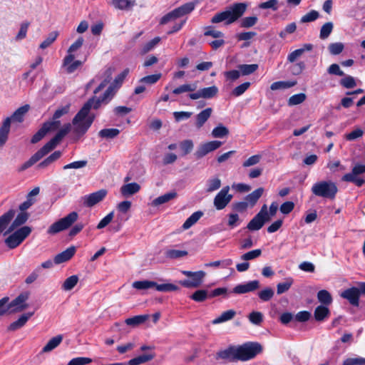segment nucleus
<instances>
[{
  "instance_id": "4468645a",
  "label": "nucleus",
  "mask_w": 365,
  "mask_h": 365,
  "mask_svg": "<svg viewBox=\"0 0 365 365\" xmlns=\"http://www.w3.org/2000/svg\"><path fill=\"white\" fill-rule=\"evenodd\" d=\"M107 190L104 189L99 190L95 192L86 195L81 198L84 206L92 207L101 202L106 196Z\"/></svg>"
},
{
  "instance_id": "393cba45",
  "label": "nucleus",
  "mask_w": 365,
  "mask_h": 365,
  "mask_svg": "<svg viewBox=\"0 0 365 365\" xmlns=\"http://www.w3.org/2000/svg\"><path fill=\"white\" fill-rule=\"evenodd\" d=\"M10 131V120L6 118L0 128V147H2L8 139V135Z\"/></svg>"
},
{
  "instance_id": "f3484780",
  "label": "nucleus",
  "mask_w": 365,
  "mask_h": 365,
  "mask_svg": "<svg viewBox=\"0 0 365 365\" xmlns=\"http://www.w3.org/2000/svg\"><path fill=\"white\" fill-rule=\"evenodd\" d=\"M60 121H50L45 123L41 128L32 137L31 143H38L48 131L56 130L60 126Z\"/></svg>"
},
{
  "instance_id": "bf43d9fd",
  "label": "nucleus",
  "mask_w": 365,
  "mask_h": 365,
  "mask_svg": "<svg viewBox=\"0 0 365 365\" xmlns=\"http://www.w3.org/2000/svg\"><path fill=\"white\" fill-rule=\"evenodd\" d=\"M333 29V24L331 22H327L324 24L320 30V38L325 39L328 38Z\"/></svg>"
},
{
  "instance_id": "6e6552de",
  "label": "nucleus",
  "mask_w": 365,
  "mask_h": 365,
  "mask_svg": "<svg viewBox=\"0 0 365 365\" xmlns=\"http://www.w3.org/2000/svg\"><path fill=\"white\" fill-rule=\"evenodd\" d=\"M31 228L29 226L21 227L10 235L5 240V243L10 249L16 248L31 234Z\"/></svg>"
},
{
  "instance_id": "5fc2aeb1",
  "label": "nucleus",
  "mask_w": 365,
  "mask_h": 365,
  "mask_svg": "<svg viewBox=\"0 0 365 365\" xmlns=\"http://www.w3.org/2000/svg\"><path fill=\"white\" fill-rule=\"evenodd\" d=\"M228 134V129L222 125H219L218 126L215 128L212 131V135L214 138H223L225 136H227Z\"/></svg>"
},
{
  "instance_id": "412c9836",
  "label": "nucleus",
  "mask_w": 365,
  "mask_h": 365,
  "mask_svg": "<svg viewBox=\"0 0 365 365\" xmlns=\"http://www.w3.org/2000/svg\"><path fill=\"white\" fill-rule=\"evenodd\" d=\"M29 219V214L25 212H21L17 215L8 230L5 234L14 231L17 227L24 225Z\"/></svg>"
},
{
  "instance_id": "dca6fc26",
  "label": "nucleus",
  "mask_w": 365,
  "mask_h": 365,
  "mask_svg": "<svg viewBox=\"0 0 365 365\" xmlns=\"http://www.w3.org/2000/svg\"><path fill=\"white\" fill-rule=\"evenodd\" d=\"M222 142L218 140H212L200 145L197 150L195 153L197 158H202L209 153L214 151L222 145Z\"/></svg>"
},
{
  "instance_id": "1a4fd4ad",
  "label": "nucleus",
  "mask_w": 365,
  "mask_h": 365,
  "mask_svg": "<svg viewBox=\"0 0 365 365\" xmlns=\"http://www.w3.org/2000/svg\"><path fill=\"white\" fill-rule=\"evenodd\" d=\"M361 295H365V282H360L359 287H352L340 294L341 297L348 300L350 304L354 307L359 306Z\"/></svg>"
},
{
  "instance_id": "69168bd1",
  "label": "nucleus",
  "mask_w": 365,
  "mask_h": 365,
  "mask_svg": "<svg viewBox=\"0 0 365 365\" xmlns=\"http://www.w3.org/2000/svg\"><path fill=\"white\" fill-rule=\"evenodd\" d=\"M59 143L55 140L53 138L48 141L46 144H45L41 150L43 151L44 155H46L48 153H50L51 150H53L58 144Z\"/></svg>"
},
{
  "instance_id": "c756f323",
  "label": "nucleus",
  "mask_w": 365,
  "mask_h": 365,
  "mask_svg": "<svg viewBox=\"0 0 365 365\" xmlns=\"http://www.w3.org/2000/svg\"><path fill=\"white\" fill-rule=\"evenodd\" d=\"M330 312L329 308L325 305L318 306L314 310V318L318 322L324 321L329 316Z\"/></svg>"
},
{
  "instance_id": "5701e85b",
  "label": "nucleus",
  "mask_w": 365,
  "mask_h": 365,
  "mask_svg": "<svg viewBox=\"0 0 365 365\" xmlns=\"http://www.w3.org/2000/svg\"><path fill=\"white\" fill-rule=\"evenodd\" d=\"M29 108V105H24L16 110L11 116L7 117L6 118H9L10 123L11 121L21 123L24 121V115L28 113Z\"/></svg>"
},
{
  "instance_id": "cd10ccee",
  "label": "nucleus",
  "mask_w": 365,
  "mask_h": 365,
  "mask_svg": "<svg viewBox=\"0 0 365 365\" xmlns=\"http://www.w3.org/2000/svg\"><path fill=\"white\" fill-rule=\"evenodd\" d=\"M212 112V109L211 108H207L200 113L197 115L196 117V126L200 128H201L205 123L208 120L210 117Z\"/></svg>"
},
{
  "instance_id": "09e8293b",
  "label": "nucleus",
  "mask_w": 365,
  "mask_h": 365,
  "mask_svg": "<svg viewBox=\"0 0 365 365\" xmlns=\"http://www.w3.org/2000/svg\"><path fill=\"white\" fill-rule=\"evenodd\" d=\"M201 94L202 96V98H212L215 97L217 92L218 88L215 86H212L210 87L201 88Z\"/></svg>"
},
{
  "instance_id": "7c9ffc66",
  "label": "nucleus",
  "mask_w": 365,
  "mask_h": 365,
  "mask_svg": "<svg viewBox=\"0 0 365 365\" xmlns=\"http://www.w3.org/2000/svg\"><path fill=\"white\" fill-rule=\"evenodd\" d=\"M115 9L123 10L128 9L135 4L134 0H112L109 2Z\"/></svg>"
},
{
  "instance_id": "c03bdc74",
  "label": "nucleus",
  "mask_w": 365,
  "mask_h": 365,
  "mask_svg": "<svg viewBox=\"0 0 365 365\" xmlns=\"http://www.w3.org/2000/svg\"><path fill=\"white\" fill-rule=\"evenodd\" d=\"M78 282V277L76 275H72L64 281L62 289L65 291H70L77 284Z\"/></svg>"
},
{
  "instance_id": "473e14b6",
  "label": "nucleus",
  "mask_w": 365,
  "mask_h": 365,
  "mask_svg": "<svg viewBox=\"0 0 365 365\" xmlns=\"http://www.w3.org/2000/svg\"><path fill=\"white\" fill-rule=\"evenodd\" d=\"M149 318V315H137L130 318H128L125 320V322L127 325L135 327L142 324H143Z\"/></svg>"
},
{
  "instance_id": "39448f33",
  "label": "nucleus",
  "mask_w": 365,
  "mask_h": 365,
  "mask_svg": "<svg viewBox=\"0 0 365 365\" xmlns=\"http://www.w3.org/2000/svg\"><path fill=\"white\" fill-rule=\"evenodd\" d=\"M132 287L138 290L155 289L158 292H169L180 289L179 287L171 283L158 284L155 282L150 280L135 281L133 282Z\"/></svg>"
},
{
  "instance_id": "aec40b11",
  "label": "nucleus",
  "mask_w": 365,
  "mask_h": 365,
  "mask_svg": "<svg viewBox=\"0 0 365 365\" xmlns=\"http://www.w3.org/2000/svg\"><path fill=\"white\" fill-rule=\"evenodd\" d=\"M75 252L76 247L74 246H71L62 252L56 255L54 257L53 262L56 264L66 262L72 258Z\"/></svg>"
},
{
  "instance_id": "de8ad7c7",
  "label": "nucleus",
  "mask_w": 365,
  "mask_h": 365,
  "mask_svg": "<svg viewBox=\"0 0 365 365\" xmlns=\"http://www.w3.org/2000/svg\"><path fill=\"white\" fill-rule=\"evenodd\" d=\"M221 186V180L218 178H211L207 182V192H212L218 190Z\"/></svg>"
},
{
  "instance_id": "3c124183",
  "label": "nucleus",
  "mask_w": 365,
  "mask_h": 365,
  "mask_svg": "<svg viewBox=\"0 0 365 365\" xmlns=\"http://www.w3.org/2000/svg\"><path fill=\"white\" fill-rule=\"evenodd\" d=\"M274 294V290L270 287H267L257 293L259 298L263 302L270 300Z\"/></svg>"
},
{
  "instance_id": "e433bc0d",
  "label": "nucleus",
  "mask_w": 365,
  "mask_h": 365,
  "mask_svg": "<svg viewBox=\"0 0 365 365\" xmlns=\"http://www.w3.org/2000/svg\"><path fill=\"white\" fill-rule=\"evenodd\" d=\"M196 83H185L175 88L172 92L174 95L178 96L184 93L192 92L196 90Z\"/></svg>"
},
{
  "instance_id": "c9c22d12",
  "label": "nucleus",
  "mask_w": 365,
  "mask_h": 365,
  "mask_svg": "<svg viewBox=\"0 0 365 365\" xmlns=\"http://www.w3.org/2000/svg\"><path fill=\"white\" fill-rule=\"evenodd\" d=\"M264 192L262 187H259L254 190L252 192L249 194L246 197L245 200L250 205L251 207L254 206L259 197L262 196Z\"/></svg>"
},
{
  "instance_id": "0eeeda50",
  "label": "nucleus",
  "mask_w": 365,
  "mask_h": 365,
  "mask_svg": "<svg viewBox=\"0 0 365 365\" xmlns=\"http://www.w3.org/2000/svg\"><path fill=\"white\" fill-rule=\"evenodd\" d=\"M195 3L194 2L185 3L163 16L160 23V24H166L170 21H173L178 18L191 13L195 9Z\"/></svg>"
},
{
  "instance_id": "f8f14e48",
  "label": "nucleus",
  "mask_w": 365,
  "mask_h": 365,
  "mask_svg": "<svg viewBox=\"0 0 365 365\" xmlns=\"http://www.w3.org/2000/svg\"><path fill=\"white\" fill-rule=\"evenodd\" d=\"M365 173V165L356 164L349 173L345 174L341 180L345 182H350L354 183L356 186H362L365 180L359 177L361 174Z\"/></svg>"
},
{
  "instance_id": "9b49d317",
  "label": "nucleus",
  "mask_w": 365,
  "mask_h": 365,
  "mask_svg": "<svg viewBox=\"0 0 365 365\" xmlns=\"http://www.w3.org/2000/svg\"><path fill=\"white\" fill-rule=\"evenodd\" d=\"M269 220L267 207L264 205L260 211L250 220L247 227L251 231L260 230L264 223Z\"/></svg>"
},
{
  "instance_id": "4c0bfd02",
  "label": "nucleus",
  "mask_w": 365,
  "mask_h": 365,
  "mask_svg": "<svg viewBox=\"0 0 365 365\" xmlns=\"http://www.w3.org/2000/svg\"><path fill=\"white\" fill-rule=\"evenodd\" d=\"M120 133V130L117 128H105L98 132L99 137L105 139H113Z\"/></svg>"
},
{
  "instance_id": "2f4dec72",
  "label": "nucleus",
  "mask_w": 365,
  "mask_h": 365,
  "mask_svg": "<svg viewBox=\"0 0 365 365\" xmlns=\"http://www.w3.org/2000/svg\"><path fill=\"white\" fill-rule=\"evenodd\" d=\"M203 215L202 211H197L192 213L183 223V230H188L192 225H194Z\"/></svg>"
},
{
  "instance_id": "680f3d73",
  "label": "nucleus",
  "mask_w": 365,
  "mask_h": 365,
  "mask_svg": "<svg viewBox=\"0 0 365 365\" xmlns=\"http://www.w3.org/2000/svg\"><path fill=\"white\" fill-rule=\"evenodd\" d=\"M343 365H365V358L360 356L348 358L344 361Z\"/></svg>"
},
{
  "instance_id": "4be33fe9",
  "label": "nucleus",
  "mask_w": 365,
  "mask_h": 365,
  "mask_svg": "<svg viewBox=\"0 0 365 365\" xmlns=\"http://www.w3.org/2000/svg\"><path fill=\"white\" fill-rule=\"evenodd\" d=\"M140 186L137 182H131L123 185L120 187V193L125 197H128L139 192Z\"/></svg>"
},
{
  "instance_id": "0e129e2a",
  "label": "nucleus",
  "mask_w": 365,
  "mask_h": 365,
  "mask_svg": "<svg viewBox=\"0 0 365 365\" xmlns=\"http://www.w3.org/2000/svg\"><path fill=\"white\" fill-rule=\"evenodd\" d=\"M328 49L331 54L338 55L342 52L344 49V44L340 42L333 43L329 46Z\"/></svg>"
},
{
  "instance_id": "9d476101",
  "label": "nucleus",
  "mask_w": 365,
  "mask_h": 365,
  "mask_svg": "<svg viewBox=\"0 0 365 365\" xmlns=\"http://www.w3.org/2000/svg\"><path fill=\"white\" fill-rule=\"evenodd\" d=\"M182 273L190 278V279L179 281V284L186 288H197L200 287L205 277L204 271L191 272L183 270Z\"/></svg>"
},
{
  "instance_id": "a18cd8bd",
  "label": "nucleus",
  "mask_w": 365,
  "mask_h": 365,
  "mask_svg": "<svg viewBox=\"0 0 365 365\" xmlns=\"http://www.w3.org/2000/svg\"><path fill=\"white\" fill-rule=\"evenodd\" d=\"M208 297H210V294L205 289H199L195 291L191 296L190 298L197 302H204Z\"/></svg>"
},
{
  "instance_id": "603ef678",
  "label": "nucleus",
  "mask_w": 365,
  "mask_h": 365,
  "mask_svg": "<svg viewBox=\"0 0 365 365\" xmlns=\"http://www.w3.org/2000/svg\"><path fill=\"white\" fill-rule=\"evenodd\" d=\"M240 71L244 76L250 75L258 68L257 64H241L238 66Z\"/></svg>"
},
{
  "instance_id": "b1692460",
  "label": "nucleus",
  "mask_w": 365,
  "mask_h": 365,
  "mask_svg": "<svg viewBox=\"0 0 365 365\" xmlns=\"http://www.w3.org/2000/svg\"><path fill=\"white\" fill-rule=\"evenodd\" d=\"M34 312H28L22 314L18 320L12 322L8 327L9 331H15L24 327L28 320L33 316Z\"/></svg>"
},
{
  "instance_id": "bb28decb",
  "label": "nucleus",
  "mask_w": 365,
  "mask_h": 365,
  "mask_svg": "<svg viewBox=\"0 0 365 365\" xmlns=\"http://www.w3.org/2000/svg\"><path fill=\"white\" fill-rule=\"evenodd\" d=\"M177 197V192L175 191L165 193L161 196L158 197L152 202V205L159 206L164 203H166Z\"/></svg>"
},
{
  "instance_id": "58836bf2",
  "label": "nucleus",
  "mask_w": 365,
  "mask_h": 365,
  "mask_svg": "<svg viewBox=\"0 0 365 365\" xmlns=\"http://www.w3.org/2000/svg\"><path fill=\"white\" fill-rule=\"evenodd\" d=\"M295 84L296 81H277L271 85L270 88L272 91L284 90L295 86Z\"/></svg>"
},
{
  "instance_id": "e2e57ef3",
  "label": "nucleus",
  "mask_w": 365,
  "mask_h": 365,
  "mask_svg": "<svg viewBox=\"0 0 365 365\" xmlns=\"http://www.w3.org/2000/svg\"><path fill=\"white\" fill-rule=\"evenodd\" d=\"M92 362V359L88 357H76L72 359L68 365H86Z\"/></svg>"
},
{
  "instance_id": "72a5a7b5",
  "label": "nucleus",
  "mask_w": 365,
  "mask_h": 365,
  "mask_svg": "<svg viewBox=\"0 0 365 365\" xmlns=\"http://www.w3.org/2000/svg\"><path fill=\"white\" fill-rule=\"evenodd\" d=\"M236 315V312L233 309H229L222 312L218 317L212 321L213 324L223 323L225 322L231 320Z\"/></svg>"
},
{
  "instance_id": "774afa93",
  "label": "nucleus",
  "mask_w": 365,
  "mask_h": 365,
  "mask_svg": "<svg viewBox=\"0 0 365 365\" xmlns=\"http://www.w3.org/2000/svg\"><path fill=\"white\" fill-rule=\"evenodd\" d=\"M294 319V314L291 312H284L282 313L279 317V320L283 325H287L289 322H291Z\"/></svg>"
},
{
  "instance_id": "6ab92c4d",
  "label": "nucleus",
  "mask_w": 365,
  "mask_h": 365,
  "mask_svg": "<svg viewBox=\"0 0 365 365\" xmlns=\"http://www.w3.org/2000/svg\"><path fill=\"white\" fill-rule=\"evenodd\" d=\"M74 58L75 56L73 54H67L63 59V66L68 73H73L82 65L81 61H74Z\"/></svg>"
},
{
  "instance_id": "37998d69",
  "label": "nucleus",
  "mask_w": 365,
  "mask_h": 365,
  "mask_svg": "<svg viewBox=\"0 0 365 365\" xmlns=\"http://www.w3.org/2000/svg\"><path fill=\"white\" fill-rule=\"evenodd\" d=\"M165 255L170 259H179L187 255V252L185 250L169 249L165 251Z\"/></svg>"
},
{
  "instance_id": "49530a36",
  "label": "nucleus",
  "mask_w": 365,
  "mask_h": 365,
  "mask_svg": "<svg viewBox=\"0 0 365 365\" xmlns=\"http://www.w3.org/2000/svg\"><path fill=\"white\" fill-rule=\"evenodd\" d=\"M58 36V32L55 31L51 32L46 38L40 44L39 48L41 49H45L50 46L57 38Z\"/></svg>"
},
{
  "instance_id": "ea45409f",
  "label": "nucleus",
  "mask_w": 365,
  "mask_h": 365,
  "mask_svg": "<svg viewBox=\"0 0 365 365\" xmlns=\"http://www.w3.org/2000/svg\"><path fill=\"white\" fill-rule=\"evenodd\" d=\"M154 357L155 355L153 354H143L130 359L127 365H140L141 364L151 361L153 359H154Z\"/></svg>"
},
{
  "instance_id": "c85d7f7f",
  "label": "nucleus",
  "mask_w": 365,
  "mask_h": 365,
  "mask_svg": "<svg viewBox=\"0 0 365 365\" xmlns=\"http://www.w3.org/2000/svg\"><path fill=\"white\" fill-rule=\"evenodd\" d=\"M63 336L61 335H57L51 338L48 343L42 349L43 353H47L51 351L56 348L62 341Z\"/></svg>"
},
{
  "instance_id": "20e7f679",
  "label": "nucleus",
  "mask_w": 365,
  "mask_h": 365,
  "mask_svg": "<svg viewBox=\"0 0 365 365\" xmlns=\"http://www.w3.org/2000/svg\"><path fill=\"white\" fill-rule=\"evenodd\" d=\"M337 190L336 184L331 180L317 182L312 187V192L314 195L327 199L334 198Z\"/></svg>"
},
{
  "instance_id": "864d4df0",
  "label": "nucleus",
  "mask_w": 365,
  "mask_h": 365,
  "mask_svg": "<svg viewBox=\"0 0 365 365\" xmlns=\"http://www.w3.org/2000/svg\"><path fill=\"white\" fill-rule=\"evenodd\" d=\"M181 150L182 151V155L189 154L194 148V144L191 140H185L179 144Z\"/></svg>"
},
{
  "instance_id": "338daca9",
  "label": "nucleus",
  "mask_w": 365,
  "mask_h": 365,
  "mask_svg": "<svg viewBox=\"0 0 365 365\" xmlns=\"http://www.w3.org/2000/svg\"><path fill=\"white\" fill-rule=\"evenodd\" d=\"M257 18L256 16H248L245 17L241 21V27L250 28L253 26L257 22Z\"/></svg>"
},
{
  "instance_id": "052dcab7",
  "label": "nucleus",
  "mask_w": 365,
  "mask_h": 365,
  "mask_svg": "<svg viewBox=\"0 0 365 365\" xmlns=\"http://www.w3.org/2000/svg\"><path fill=\"white\" fill-rule=\"evenodd\" d=\"M71 130V125L70 123H67L63 125V127L57 133V134L53 137L55 140H56L58 143L63 139V138Z\"/></svg>"
},
{
  "instance_id": "ddd939ff",
  "label": "nucleus",
  "mask_w": 365,
  "mask_h": 365,
  "mask_svg": "<svg viewBox=\"0 0 365 365\" xmlns=\"http://www.w3.org/2000/svg\"><path fill=\"white\" fill-rule=\"evenodd\" d=\"M229 186L224 187L215 197L213 204L218 210L224 209L231 201L232 195L229 194Z\"/></svg>"
},
{
  "instance_id": "79ce46f5",
  "label": "nucleus",
  "mask_w": 365,
  "mask_h": 365,
  "mask_svg": "<svg viewBox=\"0 0 365 365\" xmlns=\"http://www.w3.org/2000/svg\"><path fill=\"white\" fill-rule=\"evenodd\" d=\"M162 74L161 73H155L153 75H149L145 77H143L139 80V83L144 84V85H148L151 86L157 83L160 78H161Z\"/></svg>"
},
{
  "instance_id": "423d86ee",
  "label": "nucleus",
  "mask_w": 365,
  "mask_h": 365,
  "mask_svg": "<svg viewBox=\"0 0 365 365\" xmlns=\"http://www.w3.org/2000/svg\"><path fill=\"white\" fill-rule=\"evenodd\" d=\"M78 215L76 212H71L64 217L53 223L48 229L47 232L55 235L63 231L72 226L78 220Z\"/></svg>"
},
{
  "instance_id": "f257e3e1",
  "label": "nucleus",
  "mask_w": 365,
  "mask_h": 365,
  "mask_svg": "<svg viewBox=\"0 0 365 365\" xmlns=\"http://www.w3.org/2000/svg\"><path fill=\"white\" fill-rule=\"evenodd\" d=\"M115 96L114 86L110 85L102 97L89 99L73 118V132L78 137L83 135L92 125L94 115H89L91 108L98 109L101 104H107Z\"/></svg>"
},
{
  "instance_id": "f704fd0d",
  "label": "nucleus",
  "mask_w": 365,
  "mask_h": 365,
  "mask_svg": "<svg viewBox=\"0 0 365 365\" xmlns=\"http://www.w3.org/2000/svg\"><path fill=\"white\" fill-rule=\"evenodd\" d=\"M14 215L15 211L14 210H10L0 217V234L14 218Z\"/></svg>"
},
{
  "instance_id": "2eb2a0df",
  "label": "nucleus",
  "mask_w": 365,
  "mask_h": 365,
  "mask_svg": "<svg viewBox=\"0 0 365 365\" xmlns=\"http://www.w3.org/2000/svg\"><path fill=\"white\" fill-rule=\"evenodd\" d=\"M29 299V293L24 292L19 294L17 297H16L11 302H9V309L11 310V314L14 313H18L24 311L28 307V304L26 303L27 299Z\"/></svg>"
},
{
  "instance_id": "a878e982",
  "label": "nucleus",
  "mask_w": 365,
  "mask_h": 365,
  "mask_svg": "<svg viewBox=\"0 0 365 365\" xmlns=\"http://www.w3.org/2000/svg\"><path fill=\"white\" fill-rule=\"evenodd\" d=\"M43 156H45L43 151L40 149L38 150L35 154H34L29 160L25 162L19 168V171H24L33 165H34L36 163H37L38 160H40Z\"/></svg>"
},
{
  "instance_id": "8fccbe9b",
  "label": "nucleus",
  "mask_w": 365,
  "mask_h": 365,
  "mask_svg": "<svg viewBox=\"0 0 365 365\" xmlns=\"http://www.w3.org/2000/svg\"><path fill=\"white\" fill-rule=\"evenodd\" d=\"M9 298L4 297L0 299V317L11 314L9 306Z\"/></svg>"
},
{
  "instance_id": "4d7b16f0",
  "label": "nucleus",
  "mask_w": 365,
  "mask_h": 365,
  "mask_svg": "<svg viewBox=\"0 0 365 365\" xmlns=\"http://www.w3.org/2000/svg\"><path fill=\"white\" fill-rule=\"evenodd\" d=\"M262 255L260 249L254 250L243 254L240 258L243 261H249L259 257Z\"/></svg>"
},
{
  "instance_id": "a211bd4d",
  "label": "nucleus",
  "mask_w": 365,
  "mask_h": 365,
  "mask_svg": "<svg viewBox=\"0 0 365 365\" xmlns=\"http://www.w3.org/2000/svg\"><path fill=\"white\" fill-rule=\"evenodd\" d=\"M260 284L258 280L250 281L245 284H240L235 286L231 292L236 294H242L254 292L259 288Z\"/></svg>"
},
{
  "instance_id": "a19ab883",
  "label": "nucleus",
  "mask_w": 365,
  "mask_h": 365,
  "mask_svg": "<svg viewBox=\"0 0 365 365\" xmlns=\"http://www.w3.org/2000/svg\"><path fill=\"white\" fill-rule=\"evenodd\" d=\"M317 299L319 302L325 306H328L332 302V297L331 294L325 289L320 290L317 293Z\"/></svg>"
},
{
  "instance_id": "7ed1b4c3",
  "label": "nucleus",
  "mask_w": 365,
  "mask_h": 365,
  "mask_svg": "<svg viewBox=\"0 0 365 365\" xmlns=\"http://www.w3.org/2000/svg\"><path fill=\"white\" fill-rule=\"evenodd\" d=\"M247 9L245 3H236L225 11L216 14L211 19L213 24L225 21V24H230L240 18Z\"/></svg>"
},
{
  "instance_id": "6e6d98bb",
  "label": "nucleus",
  "mask_w": 365,
  "mask_h": 365,
  "mask_svg": "<svg viewBox=\"0 0 365 365\" xmlns=\"http://www.w3.org/2000/svg\"><path fill=\"white\" fill-rule=\"evenodd\" d=\"M249 321L255 324L259 325L263 322V314L260 312H252L248 316Z\"/></svg>"
},
{
  "instance_id": "13d9d810",
  "label": "nucleus",
  "mask_w": 365,
  "mask_h": 365,
  "mask_svg": "<svg viewBox=\"0 0 365 365\" xmlns=\"http://www.w3.org/2000/svg\"><path fill=\"white\" fill-rule=\"evenodd\" d=\"M128 69H125L115 77L114 82L111 84L114 86L115 93H116L117 90L120 87L124 79L128 74Z\"/></svg>"
},
{
  "instance_id": "f03ea898",
  "label": "nucleus",
  "mask_w": 365,
  "mask_h": 365,
  "mask_svg": "<svg viewBox=\"0 0 365 365\" xmlns=\"http://www.w3.org/2000/svg\"><path fill=\"white\" fill-rule=\"evenodd\" d=\"M262 351V347L259 343L247 342L240 346H230L219 351L216 354V359L229 361H246L255 358Z\"/></svg>"
}]
</instances>
